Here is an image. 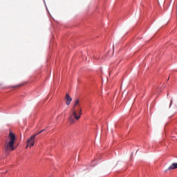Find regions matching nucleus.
Masks as SVG:
<instances>
[{"mask_svg": "<svg viewBox=\"0 0 177 177\" xmlns=\"http://www.w3.org/2000/svg\"><path fill=\"white\" fill-rule=\"evenodd\" d=\"M27 143H28V145H27L26 149H28V146H30V147H32V146H31V142H29V143H28V141H27Z\"/></svg>", "mask_w": 177, "mask_h": 177, "instance_id": "obj_6", "label": "nucleus"}, {"mask_svg": "<svg viewBox=\"0 0 177 177\" xmlns=\"http://www.w3.org/2000/svg\"><path fill=\"white\" fill-rule=\"evenodd\" d=\"M177 169V163L174 162L169 167L168 170L170 171L171 169Z\"/></svg>", "mask_w": 177, "mask_h": 177, "instance_id": "obj_5", "label": "nucleus"}, {"mask_svg": "<svg viewBox=\"0 0 177 177\" xmlns=\"http://www.w3.org/2000/svg\"><path fill=\"white\" fill-rule=\"evenodd\" d=\"M19 86H21V85H18V86H14L13 88H17Z\"/></svg>", "mask_w": 177, "mask_h": 177, "instance_id": "obj_7", "label": "nucleus"}, {"mask_svg": "<svg viewBox=\"0 0 177 177\" xmlns=\"http://www.w3.org/2000/svg\"><path fill=\"white\" fill-rule=\"evenodd\" d=\"M79 104L80 100H77L75 102L74 107L72 109V113L68 117L71 124H75V121H78L81 118V115H82V109Z\"/></svg>", "mask_w": 177, "mask_h": 177, "instance_id": "obj_1", "label": "nucleus"}, {"mask_svg": "<svg viewBox=\"0 0 177 177\" xmlns=\"http://www.w3.org/2000/svg\"><path fill=\"white\" fill-rule=\"evenodd\" d=\"M15 142L16 136L13 132L10 131L8 134V138L6 140L4 144V150L6 153H9V151H14L16 149V147H15Z\"/></svg>", "mask_w": 177, "mask_h": 177, "instance_id": "obj_2", "label": "nucleus"}, {"mask_svg": "<svg viewBox=\"0 0 177 177\" xmlns=\"http://www.w3.org/2000/svg\"><path fill=\"white\" fill-rule=\"evenodd\" d=\"M113 49H114V46H113Z\"/></svg>", "mask_w": 177, "mask_h": 177, "instance_id": "obj_9", "label": "nucleus"}, {"mask_svg": "<svg viewBox=\"0 0 177 177\" xmlns=\"http://www.w3.org/2000/svg\"><path fill=\"white\" fill-rule=\"evenodd\" d=\"M45 129H43L40 131L39 132L37 133L36 134L32 136L30 139L28 140V143H30V146H34L35 143V137L38 135H40V133H42V132L45 131Z\"/></svg>", "mask_w": 177, "mask_h": 177, "instance_id": "obj_3", "label": "nucleus"}, {"mask_svg": "<svg viewBox=\"0 0 177 177\" xmlns=\"http://www.w3.org/2000/svg\"><path fill=\"white\" fill-rule=\"evenodd\" d=\"M66 103L67 106H70V104L73 101V99L71 98V97H70V95L66 94Z\"/></svg>", "mask_w": 177, "mask_h": 177, "instance_id": "obj_4", "label": "nucleus"}, {"mask_svg": "<svg viewBox=\"0 0 177 177\" xmlns=\"http://www.w3.org/2000/svg\"><path fill=\"white\" fill-rule=\"evenodd\" d=\"M170 106H172V100H171Z\"/></svg>", "mask_w": 177, "mask_h": 177, "instance_id": "obj_8", "label": "nucleus"}]
</instances>
